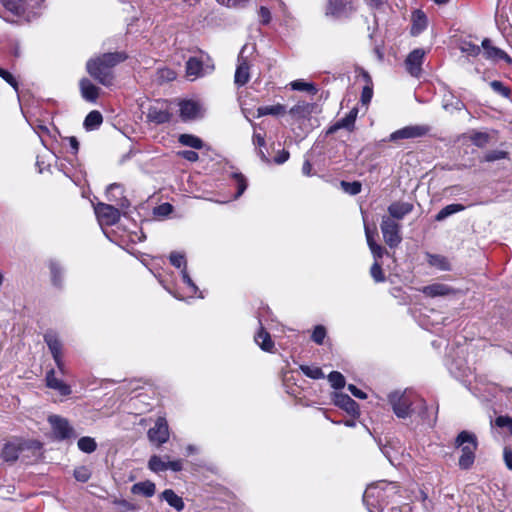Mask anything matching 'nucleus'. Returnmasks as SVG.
<instances>
[{"instance_id": "54", "label": "nucleus", "mask_w": 512, "mask_h": 512, "mask_svg": "<svg viewBox=\"0 0 512 512\" xmlns=\"http://www.w3.org/2000/svg\"><path fill=\"white\" fill-rule=\"evenodd\" d=\"M506 156H507V153L505 151L494 150V151H490V152L486 153L484 156V160L486 162H493L496 160L504 159V158H506Z\"/></svg>"}, {"instance_id": "45", "label": "nucleus", "mask_w": 512, "mask_h": 512, "mask_svg": "<svg viewBox=\"0 0 512 512\" xmlns=\"http://www.w3.org/2000/svg\"><path fill=\"white\" fill-rule=\"evenodd\" d=\"M328 380L334 389H341L345 386V377L338 371H332L328 375Z\"/></svg>"}, {"instance_id": "16", "label": "nucleus", "mask_w": 512, "mask_h": 512, "mask_svg": "<svg viewBox=\"0 0 512 512\" xmlns=\"http://www.w3.org/2000/svg\"><path fill=\"white\" fill-rule=\"evenodd\" d=\"M260 324H262V322H260ZM254 341L264 352L274 353L275 342L270 333L262 325H260L259 329L255 333Z\"/></svg>"}, {"instance_id": "19", "label": "nucleus", "mask_w": 512, "mask_h": 512, "mask_svg": "<svg viewBox=\"0 0 512 512\" xmlns=\"http://www.w3.org/2000/svg\"><path fill=\"white\" fill-rule=\"evenodd\" d=\"M80 91L82 97L89 102H95L99 96V88L89 79L84 78L80 81Z\"/></svg>"}, {"instance_id": "14", "label": "nucleus", "mask_w": 512, "mask_h": 512, "mask_svg": "<svg viewBox=\"0 0 512 512\" xmlns=\"http://www.w3.org/2000/svg\"><path fill=\"white\" fill-rule=\"evenodd\" d=\"M483 55L486 59L492 61H500L503 60L508 64L512 63V58L502 49L495 47L492 45L490 39L485 38L482 41Z\"/></svg>"}, {"instance_id": "28", "label": "nucleus", "mask_w": 512, "mask_h": 512, "mask_svg": "<svg viewBox=\"0 0 512 512\" xmlns=\"http://www.w3.org/2000/svg\"><path fill=\"white\" fill-rule=\"evenodd\" d=\"M350 4V0H329L326 13L333 16H339L346 12L348 7L350 8Z\"/></svg>"}, {"instance_id": "50", "label": "nucleus", "mask_w": 512, "mask_h": 512, "mask_svg": "<svg viewBox=\"0 0 512 512\" xmlns=\"http://www.w3.org/2000/svg\"><path fill=\"white\" fill-rule=\"evenodd\" d=\"M460 49L463 53L473 57L478 56L481 52V48L471 42H463Z\"/></svg>"}, {"instance_id": "36", "label": "nucleus", "mask_w": 512, "mask_h": 512, "mask_svg": "<svg viewBox=\"0 0 512 512\" xmlns=\"http://www.w3.org/2000/svg\"><path fill=\"white\" fill-rule=\"evenodd\" d=\"M111 503L116 506L117 512H133L138 510V506L128 500L112 497Z\"/></svg>"}, {"instance_id": "1", "label": "nucleus", "mask_w": 512, "mask_h": 512, "mask_svg": "<svg viewBox=\"0 0 512 512\" xmlns=\"http://www.w3.org/2000/svg\"><path fill=\"white\" fill-rule=\"evenodd\" d=\"M125 52L104 53L91 58L86 63L87 72L96 81L106 87L114 84L115 75L113 68L127 59Z\"/></svg>"}, {"instance_id": "5", "label": "nucleus", "mask_w": 512, "mask_h": 512, "mask_svg": "<svg viewBox=\"0 0 512 512\" xmlns=\"http://www.w3.org/2000/svg\"><path fill=\"white\" fill-rule=\"evenodd\" d=\"M380 227L383 239L390 248H395L401 243V225L397 221L388 216H383Z\"/></svg>"}, {"instance_id": "26", "label": "nucleus", "mask_w": 512, "mask_h": 512, "mask_svg": "<svg viewBox=\"0 0 512 512\" xmlns=\"http://www.w3.org/2000/svg\"><path fill=\"white\" fill-rule=\"evenodd\" d=\"M286 112V106L278 103L275 105L261 106L257 108L256 117L260 118L266 115L281 116L284 115Z\"/></svg>"}, {"instance_id": "20", "label": "nucleus", "mask_w": 512, "mask_h": 512, "mask_svg": "<svg viewBox=\"0 0 512 512\" xmlns=\"http://www.w3.org/2000/svg\"><path fill=\"white\" fill-rule=\"evenodd\" d=\"M365 236L367 240V244L371 250V253L374 257L375 261H378V259L382 258L383 255L386 253V250L381 245L377 244L374 240V234L375 231H371L370 228L365 224Z\"/></svg>"}, {"instance_id": "46", "label": "nucleus", "mask_w": 512, "mask_h": 512, "mask_svg": "<svg viewBox=\"0 0 512 512\" xmlns=\"http://www.w3.org/2000/svg\"><path fill=\"white\" fill-rule=\"evenodd\" d=\"M232 177L233 179L235 180L236 182V185H237V193L235 195V198H238L240 197L244 191L246 190L247 188V180L246 178L244 177L243 174L241 173H233L232 174Z\"/></svg>"}, {"instance_id": "47", "label": "nucleus", "mask_w": 512, "mask_h": 512, "mask_svg": "<svg viewBox=\"0 0 512 512\" xmlns=\"http://www.w3.org/2000/svg\"><path fill=\"white\" fill-rule=\"evenodd\" d=\"M73 475L77 481L85 483L91 478V471L86 466H79L74 469Z\"/></svg>"}, {"instance_id": "58", "label": "nucleus", "mask_w": 512, "mask_h": 512, "mask_svg": "<svg viewBox=\"0 0 512 512\" xmlns=\"http://www.w3.org/2000/svg\"><path fill=\"white\" fill-rule=\"evenodd\" d=\"M183 469V460L177 459L172 461H167L166 470H172L174 472H179Z\"/></svg>"}, {"instance_id": "42", "label": "nucleus", "mask_w": 512, "mask_h": 512, "mask_svg": "<svg viewBox=\"0 0 512 512\" xmlns=\"http://www.w3.org/2000/svg\"><path fill=\"white\" fill-rule=\"evenodd\" d=\"M416 403L413 405V410L418 414L421 420L425 421L428 417V406L423 398L416 397Z\"/></svg>"}, {"instance_id": "39", "label": "nucleus", "mask_w": 512, "mask_h": 512, "mask_svg": "<svg viewBox=\"0 0 512 512\" xmlns=\"http://www.w3.org/2000/svg\"><path fill=\"white\" fill-rule=\"evenodd\" d=\"M301 372L311 379H322L324 378V373L322 369L318 366H309V365H301Z\"/></svg>"}, {"instance_id": "41", "label": "nucleus", "mask_w": 512, "mask_h": 512, "mask_svg": "<svg viewBox=\"0 0 512 512\" xmlns=\"http://www.w3.org/2000/svg\"><path fill=\"white\" fill-rule=\"evenodd\" d=\"M166 463L167 461L162 460L161 457L153 455L148 461V467L151 471L158 473L166 471Z\"/></svg>"}, {"instance_id": "63", "label": "nucleus", "mask_w": 512, "mask_h": 512, "mask_svg": "<svg viewBox=\"0 0 512 512\" xmlns=\"http://www.w3.org/2000/svg\"><path fill=\"white\" fill-rule=\"evenodd\" d=\"M259 16L261 18V22L263 24H268L271 20V13L269 11L268 8L266 7H261L260 10H259Z\"/></svg>"}, {"instance_id": "61", "label": "nucleus", "mask_w": 512, "mask_h": 512, "mask_svg": "<svg viewBox=\"0 0 512 512\" xmlns=\"http://www.w3.org/2000/svg\"><path fill=\"white\" fill-rule=\"evenodd\" d=\"M172 212V206L169 203H163L155 209L157 215L166 216Z\"/></svg>"}, {"instance_id": "35", "label": "nucleus", "mask_w": 512, "mask_h": 512, "mask_svg": "<svg viewBox=\"0 0 512 512\" xmlns=\"http://www.w3.org/2000/svg\"><path fill=\"white\" fill-rule=\"evenodd\" d=\"M179 143L193 149H201L204 146L203 141L192 134H181L178 138Z\"/></svg>"}, {"instance_id": "9", "label": "nucleus", "mask_w": 512, "mask_h": 512, "mask_svg": "<svg viewBox=\"0 0 512 512\" xmlns=\"http://www.w3.org/2000/svg\"><path fill=\"white\" fill-rule=\"evenodd\" d=\"M429 132L426 125H411L394 131L389 136V141L395 142L402 139H414L425 136Z\"/></svg>"}, {"instance_id": "38", "label": "nucleus", "mask_w": 512, "mask_h": 512, "mask_svg": "<svg viewBox=\"0 0 512 512\" xmlns=\"http://www.w3.org/2000/svg\"><path fill=\"white\" fill-rule=\"evenodd\" d=\"M78 448L84 453H93L97 449V443L94 438L84 436L78 440Z\"/></svg>"}, {"instance_id": "62", "label": "nucleus", "mask_w": 512, "mask_h": 512, "mask_svg": "<svg viewBox=\"0 0 512 512\" xmlns=\"http://www.w3.org/2000/svg\"><path fill=\"white\" fill-rule=\"evenodd\" d=\"M445 110H461L464 108V103L460 100H455L454 102L448 103L447 101L443 104Z\"/></svg>"}, {"instance_id": "3", "label": "nucleus", "mask_w": 512, "mask_h": 512, "mask_svg": "<svg viewBox=\"0 0 512 512\" xmlns=\"http://www.w3.org/2000/svg\"><path fill=\"white\" fill-rule=\"evenodd\" d=\"M388 401L392 410L398 418H407L414 413L413 405L416 403V396L406 392H392L388 395Z\"/></svg>"}, {"instance_id": "18", "label": "nucleus", "mask_w": 512, "mask_h": 512, "mask_svg": "<svg viewBox=\"0 0 512 512\" xmlns=\"http://www.w3.org/2000/svg\"><path fill=\"white\" fill-rule=\"evenodd\" d=\"M180 116L182 120L188 121L196 119L200 114V105L191 100L182 101L180 104Z\"/></svg>"}, {"instance_id": "64", "label": "nucleus", "mask_w": 512, "mask_h": 512, "mask_svg": "<svg viewBox=\"0 0 512 512\" xmlns=\"http://www.w3.org/2000/svg\"><path fill=\"white\" fill-rule=\"evenodd\" d=\"M504 461L509 470H512V449H504Z\"/></svg>"}, {"instance_id": "53", "label": "nucleus", "mask_w": 512, "mask_h": 512, "mask_svg": "<svg viewBox=\"0 0 512 512\" xmlns=\"http://www.w3.org/2000/svg\"><path fill=\"white\" fill-rule=\"evenodd\" d=\"M371 276L376 282H383L385 280L381 265L378 261H374L370 269Z\"/></svg>"}, {"instance_id": "29", "label": "nucleus", "mask_w": 512, "mask_h": 512, "mask_svg": "<svg viewBox=\"0 0 512 512\" xmlns=\"http://www.w3.org/2000/svg\"><path fill=\"white\" fill-rule=\"evenodd\" d=\"M147 118L156 124H163L170 120V114L166 110L153 106L149 108Z\"/></svg>"}, {"instance_id": "52", "label": "nucleus", "mask_w": 512, "mask_h": 512, "mask_svg": "<svg viewBox=\"0 0 512 512\" xmlns=\"http://www.w3.org/2000/svg\"><path fill=\"white\" fill-rule=\"evenodd\" d=\"M471 141L478 147L485 146L489 141V135L483 132H474L470 136Z\"/></svg>"}, {"instance_id": "49", "label": "nucleus", "mask_w": 512, "mask_h": 512, "mask_svg": "<svg viewBox=\"0 0 512 512\" xmlns=\"http://www.w3.org/2000/svg\"><path fill=\"white\" fill-rule=\"evenodd\" d=\"M490 87L492 88V90L495 93H497L503 97H509L510 92H511L507 86H505L501 81H498V80L491 81Z\"/></svg>"}, {"instance_id": "11", "label": "nucleus", "mask_w": 512, "mask_h": 512, "mask_svg": "<svg viewBox=\"0 0 512 512\" xmlns=\"http://www.w3.org/2000/svg\"><path fill=\"white\" fill-rule=\"evenodd\" d=\"M425 56V50L421 48L414 49L409 53L405 60V66L408 73L413 77H420L422 73V63Z\"/></svg>"}, {"instance_id": "7", "label": "nucleus", "mask_w": 512, "mask_h": 512, "mask_svg": "<svg viewBox=\"0 0 512 512\" xmlns=\"http://www.w3.org/2000/svg\"><path fill=\"white\" fill-rule=\"evenodd\" d=\"M247 46L244 45L237 58V67L234 75V83L238 87L244 86L250 79V63L248 62L245 52Z\"/></svg>"}, {"instance_id": "40", "label": "nucleus", "mask_w": 512, "mask_h": 512, "mask_svg": "<svg viewBox=\"0 0 512 512\" xmlns=\"http://www.w3.org/2000/svg\"><path fill=\"white\" fill-rule=\"evenodd\" d=\"M290 86L293 90L296 91H305L313 95L317 93V88L313 83H308L303 80L292 81Z\"/></svg>"}, {"instance_id": "56", "label": "nucleus", "mask_w": 512, "mask_h": 512, "mask_svg": "<svg viewBox=\"0 0 512 512\" xmlns=\"http://www.w3.org/2000/svg\"><path fill=\"white\" fill-rule=\"evenodd\" d=\"M377 492V487L369 486L364 494H363V502L369 507L373 506L374 504L370 501L371 498L375 497V493Z\"/></svg>"}, {"instance_id": "43", "label": "nucleus", "mask_w": 512, "mask_h": 512, "mask_svg": "<svg viewBox=\"0 0 512 512\" xmlns=\"http://www.w3.org/2000/svg\"><path fill=\"white\" fill-rule=\"evenodd\" d=\"M170 263L176 267L182 269H187V261L186 257L183 253L180 252H172L169 256Z\"/></svg>"}, {"instance_id": "33", "label": "nucleus", "mask_w": 512, "mask_h": 512, "mask_svg": "<svg viewBox=\"0 0 512 512\" xmlns=\"http://www.w3.org/2000/svg\"><path fill=\"white\" fill-rule=\"evenodd\" d=\"M465 209V206L462 205V204H449L447 206H445L444 208H442L435 216V220L436 221H443L445 220L447 217L455 214V213H458V212H461Z\"/></svg>"}, {"instance_id": "4", "label": "nucleus", "mask_w": 512, "mask_h": 512, "mask_svg": "<svg viewBox=\"0 0 512 512\" xmlns=\"http://www.w3.org/2000/svg\"><path fill=\"white\" fill-rule=\"evenodd\" d=\"M44 342L47 344L56 367L60 374H67V368L63 359V344L56 332L49 330L43 336Z\"/></svg>"}, {"instance_id": "48", "label": "nucleus", "mask_w": 512, "mask_h": 512, "mask_svg": "<svg viewBox=\"0 0 512 512\" xmlns=\"http://www.w3.org/2000/svg\"><path fill=\"white\" fill-rule=\"evenodd\" d=\"M341 186L343 190L350 195H357L361 192L362 185L358 181L346 182L342 181Z\"/></svg>"}, {"instance_id": "22", "label": "nucleus", "mask_w": 512, "mask_h": 512, "mask_svg": "<svg viewBox=\"0 0 512 512\" xmlns=\"http://www.w3.org/2000/svg\"><path fill=\"white\" fill-rule=\"evenodd\" d=\"M357 114L358 110L355 108L352 109L344 118L337 121L333 126H331L328 133H333L339 129L352 130L354 128Z\"/></svg>"}, {"instance_id": "55", "label": "nucleus", "mask_w": 512, "mask_h": 512, "mask_svg": "<svg viewBox=\"0 0 512 512\" xmlns=\"http://www.w3.org/2000/svg\"><path fill=\"white\" fill-rule=\"evenodd\" d=\"M0 77L10 84L15 90L18 89V83L11 73L0 68Z\"/></svg>"}, {"instance_id": "27", "label": "nucleus", "mask_w": 512, "mask_h": 512, "mask_svg": "<svg viewBox=\"0 0 512 512\" xmlns=\"http://www.w3.org/2000/svg\"><path fill=\"white\" fill-rule=\"evenodd\" d=\"M426 257L428 264L438 270L449 271L451 269L449 260L443 255L427 253Z\"/></svg>"}, {"instance_id": "57", "label": "nucleus", "mask_w": 512, "mask_h": 512, "mask_svg": "<svg viewBox=\"0 0 512 512\" xmlns=\"http://www.w3.org/2000/svg\"><path fill=\"white\" fill-rule=\"evenodd\" d=\"M178 155L189 162H196L199 159L198 153L192 150L179 151Z\"/></svg>"}, {"instance_id": "30", "label": "nucleus", "mask_w": 512, "mask_h": 512, "mask_svg": "<svg viewBox=\"0 0 512 512\" xmlns=\"http://www.w3.org/2000/svg\"><path fill=\"white\" fill-rule=\"evenodd\" d=\"M20 450L15 444L6 443L1 450L0 457L5 462H15L19 457Z\"/></svg>"}, {"instance_id": "23", "label": "nucleus", "mask_w": 512, "mask_h": 512, "mask_svg": "<svg viewBox=\"0 0 512 512\" xmlns=\"http://www.w3.org/2000/svg\"><path fill=\"white\" fill-rule=\"evenodd\" d=\"M160 498L162 500H165L169 504V506H171L178 512L182 511L185 508V504L182 497L177 495L175 491L172 489H165L161 493Z\"/></svg>"}, {"instance_id": "10", "label": "nucleus", "mask_w": 512, "mask_h": 512, "mask_svg": "<svg viewBox=\"0 0 512 512\" xmlns=\"http://www.w3.org/2000/svg\"><path fill=\"white\" fill-rule=\"evenodd\" d=\"M95 214L101 225H114L120 219L119 210L112 205L98 203L95 207Z\"/></svg>"}, {"instance_id": "21", "label": "nucleus", "mask_w": 512, "mask_h": 512, "mask_svg": "<svg viewBox=\"0 0 512 512\" xmlns=\"http://www.w3.org/2000/svg\"><path fill=\"white\" fill-rule=\"evenodd\" d=\"M186 75L194 80L205 75L203 63L197 57H191L186 63Z\"/></svg>"}, {"instance_id": "13", "label": "nucleus", "mask_w": 512, "mask_h": 512, "mask_svg": "<svg viewBox=\"0 0 512 512\" xmlns=\"http://www.w3.org/2000/svg\"><path fill=\"white\" fill-rule=\"evenodd\" d=\"M333 401L337 407L346 411L353 418H358L360 416L359 404L349 395L344 393H335Z\"/></svg>"}, {"instance_id": "24", "label": "nucleus", "mask_w": 512, "mask_h": 512, "mask_svg": "<svg viewBox=\"0 0 512 512\" xmlns=\"http://www.w3.org/2000/svg\"><path fill=\"white\" fill-rule=\"evenodd\" d=\"M156 486L153 482L146 480L135 483L131 487V492L134 495H143L144 497L150 498L155 494Z\"/></svg>"}, {"instance_id": "59", "label": "nucleus", "mask_w": 512, "mask_h": 512, "mask_svg": "<svg viewBox=\"0 0 512 512\" xmlns=\"http://www.w3.org/2000/svg\"><path fill=\"white\" fill-rule=\"evenodd\" d=\"M347 388L354 397H356L358 399H366L367 398V394L364 391H362L361 389H359L357 386H355L354 384H349Z\"/></svg>"}, {"instance_id": "32", "label": "nucleus", "mask_w": 512, "mask_h": 512, "mask_svg": "<svg viewBox=\"0 0 512 512\" xmlns=\"http://www.w3.org/2000/svg\"><path fill=\"white\" fill-rule=\"evenodd\" d=\"M49 269H50V273H51L52 283L58 287L62 286V284H63V268L60 265V263L55 260H51L49 262Z\"/></svg>"}, {"instance_id": "25", "label": "nucleus", "mask_w": 512, "mask_h": 512, "mask_svg": "<svg viewBox=\"0 0 512 512\" xmlns=\"http://www.w3.org/2000/svg\"><path fill=\"white\" fill-rule=\"evenodd\" d=\"M312 112V106L306 102H298L289 110V115L295 121L307 118Z\"/></svg>"}, {"instance_id": "34", "label": "nucleus", "mask_w": 512, "mask_h": 512, "mask_svg": "<svg viewBox=\"0 0 512 512\" xmlns=\"http://www.w3.org/2000/svg\"><path fill=\"white\" fill-rule=\"evenodd\" d=\"M103 121V117L99 111H91L88 113L84 120V127L86 130H94L98 128Z\"/></svg>"}, {"instance_id": "37", "label": "nucleus", "mask_w": 512, "mask_h": 512, "mask_svg": "<svg viewBox=\"0 0 512 512\" xmlns=\"http://www.w3.org/2000/svg\"><path fill=\"white\" fill-rule=\"evenodd\" d=\"M181 277L183 280V283L186 285V293L189 297H194L198 294L199 288L197 285L193 282L190 275L188 274L187 269L181 270Z\"/></svg>"}, {"instance_id": "2", "label": "nucleus", "mask_w": 512, "mask_h": 512, "mask_svg": "<svg viewBox=\"0 0 512 512\" xmlns=\"http://www.w3.org/2000/svg\"><path fill=\"white\" fill-rule=\"evenodd\" d=\"M454 447L461 450L458 466L461 470H469L475 462L478 440L474 433L463 430L454 440Z\"/></svg>"}, {"instance_id": "12", "label": "nucleus", "mask_w": 512, "mask_h": 512, "mask_svg": "<svg viewBox=\"0 0 512 512\" xmlns=\"http://www.w3.org/2000/svg\"><path fill=\"white\" fill-rule=\"evenodd\" d=\"M425 296L430 298L450 297L457 293V290L444 283H432L419 289Z\"/></svg>"}, {"instance_id": "8", "label": "nucleus", "mask_w": 512, "mask_h": 512, "mask_svg": "<svg viewBox=\"0 0 512 512\" xmlns=\"http://www.w3.org/2000/svg\"><path fill=\"white\" fill-rule=\"evenodd\" d=\"M53 433L58 440H66L74 436V429L66 418L58 415H51L48 418Z\"/></svg>"}, {"instance_id": "17", "label": "nucleus", "mask_w": 512, "mask_h": 512, "mask_svg": "<svg viewBox=\"0 0 512 512\" xmlns=\"http://www.w3.org/2000/svg\"><path fill=\"white\" fill-rule=\"evenodd\" d=\"M413 205L409 202H393L388 206V213L390 218L396 220L403 219L406 215L411 213Z\"/></svg>"}, {"instance_id": "15", "label": "nucleus", "mask_w": 512, "mask_h": 512, "mask_svg": "<svg viewBox=\"0 0 512 512\" xmlns=\"http://www.w3.org/2000/svg\"><path fill=\"white\" fill-rule=\"evenodd\" d=\"M45 383L48 388L57 391L61 396H68L72 392L70 385L56 377V372L53 368L46 372Z\"/></svg>"}, {"instance_id": "44", "label": "nucleus", "mask_w": 512, "mask_h": 512, "mask_svg": "<svg viewBox=\"0 0 512 512\" xmlns=\"http://www.w3.org/2000/svg\"><path fill=\"white\" fill-rule=\"evenodd\" d=\"M327 330L323 325H316L311 334V340L317 345H322L326 338Z\"/></svg>"}, {"instance_id": "51", "label": "nucleus", "mask_w": 512, "mask_h": 512, "mask_svg": "<svg viewBox=\"0 0 512 512\" xmlns=\"http://www.w3.org/2000/svg\"><path fill=\"white\" fill-rule=\"evenodd\" d=\"M495 425L499 428H506L510 435H512V417L508 415H501L496 417Z\"/></svg>"}, {"instance_id": "60", "label": "nucleus", "mask_w": 512, "mask_h": 512, "mask_svg": "<svg viewBox=\"0 0 512 512\" xmlns=\"http://www.w3.org/2000/svg\"><path fill=\"white\" fill-rule=\"evenodd\" d=\"M290 157V153L287 150H281L274 157V162L278 165L284 164Z\"/></svg>"}, {"instance_id": "31", "label": "nucleus", "mask_w": 512, "mask_h": 512, "mask_svg": "<svg viewBox=\"0 0 512 512\" xmlns=\"http://www.w3.org/2000/svg\"><path fill=\"white\" fill-rule=\"evenodd\" d=\"M426 25L427 18L425 14L420 10L415 11L413 13V25L411 28V33L413 35H418L426 28Z\"/></svg>"}, {"instance_id": "6", "label": "nucleus", "mask_w": 512, "mask_h": 512, "mask_svg": "<svg viewBox=\"0 0 512 512\" xmlns=\"http://www.w3.org/2000/svg\"><path fill=\"white\" fill-rule=\"evenodd\" d=\"M148 439L156 446H161L169 440V427L165 417H158L153 427L148 430Z\"/></svg>"}]
</instances>
